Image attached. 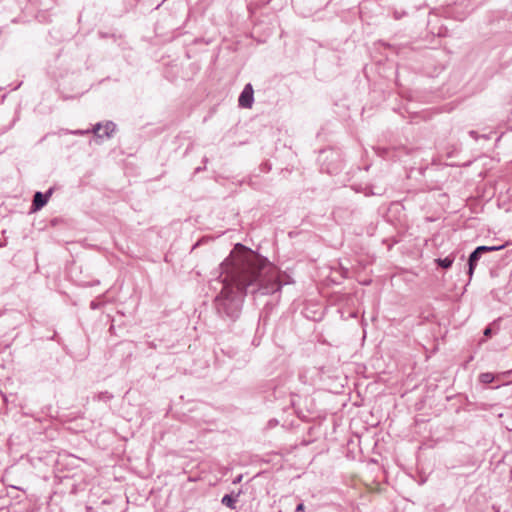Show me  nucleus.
<instances>
[{"instance_id":"obj_1","label":"nucleus","mask_w":512,"mask_h":512,"mask_svg":"<svg viewBox=\"0 0 512 512\" xmlns=\"http://www.w3.org/2000/svg\"><path fill=\"white\" fill-rule=\"evenodd\" d=\"M213 288H219L214 300L217 312L236 318L245 293L267 295L280 288L278 270L260 255L237 244L221 264V273Z\"/></svg>"},{"instance_id":"obj_2","label":"nucleus","mask_w":512,"mask_h":512,"mask_svg":"<svg viewBox=\"0 0 512 512\" xmlns=\"http://www.w3.org/2000/svg\"><path fill=\"white\" fill-rule=\"evenodd\" d=\"M115 128H116V125L111 121H108L105 124L99 123L94 127L93 133L98 138H103V137L109 138L112 135V133L115 131Z\"/></svg>"},{"instance_id":"obj_3","label":"nucleus","mask_w":512,"mask_h":512,"mask_svg":"<svg viewBox=\"0 0 512 512\" xmlns=\"http://www.w3.org/2000/svg\"><path fill=\"white\" fill-rule=\"evenodd\" d=\"M239 106L243 108H251L254 97L253 88L251 84H247L239 96Z\"/></svg>"},{"instance_id":"obj_4","label":"nucleus","mask_w":512,"mask_h":512,"mask_svg":"<svg viewBox=\"0 0 512 512\" xmlns=\"http://www.w3.org/2000/svg\"><path fill=\"white\" fill-rule=\"evenodd\" d=\"M485 246L477 247L469 256V274L472 275L474 268L477 264V261L480 259L481 255L484 253Z\"/></svg>"},{"instance_id":"obj_5","label":"nucleus","mask_w":512,"mask_h":512,"mask_svg":"<svg viewBox=\"0 0 512 512\" xmlns=\"http://www.w3.org/2000/svg\"><path fill=\"white\" fill-rule=\"evenodd\" d=\"M51 191L43 195L41 192H36L33 199L34 210L41 209L48 201Z\"/></svg>"},{"instance_id":"obj_6","label":"nucleus","mask_w":512,"mask_h":512,"mask_svg":"<svg viewBox=\"0 0 512 512\" xmlns=\"http://www.w3.org/2000/svg\"><path fill=\"white\" fill-rule=\"evenodd\" d=\"M453 261H454L453 257H446L444 259L439 258L436 260L437 264L445 269L450 268L451 265L453 264Z\"/></svg>"},{"instance_id":"obj_7","label":"nucleus","mask_w":512,"mask_h":512,"mask_svg":"<svg viewBox=\"0 0 512 512\" xmlns=\"http://www.w3.org/2000/svg\"><path fill=\"white\" fill-rule=\"evenodd\" d=\"M222 504L231 508V509H234L235 508V502L236 500L231 496V495H225L222 500H221Z\"/></svg>"},{"instance_id":"obj_8","label":"nucleus","mask_w":512,"mask_h":512,"mask_svg":"<svg viewBox=\"0 0 512 512\" xmlns=\"http://www.w3.org/2000/svg\"><path fill=\"white\" fill-rule=\"evenodd\" d=\"M480 382L484 384L491 383L494 380V375L492 373H482L479 376Z\"/></svg>"},{"instance_id":"obj_9","label":"nucleus","mask_w":512,"mask_h":512,"mask_svg":"<svg viewBox=\"0 0 512 512\" xmlns=\"http://www.w3.org/2000/svg\"><path fill=\"white\" fill-rule=\"evenodd\" d=\"M502 248H504V245H500V246H485L484 252L498 251V250H501Z\"/></svg>"},{"instance_id":"obj_10","label":"nucleus","mask_w":512,"mask_h":512,"mask_svg":"<svg viewBox=\"0 0 512 512\" xmlns=\"http://www.w3.org/2000/svg\"><path fill=\"white\" fill-rule=\"evenodd\" d=\"M304 509H305L304 504H303V503H300V504H298V505H297V507H296V512H302V511H304Z\"/></svg>"},{"instance_id":"obj_11","label":"nucleus","mask_w":512,"mask_h":512,"mask_svg":"<svg viewBox=\"0 0 512 512\" xmlns=\"http://www.w3.org/2000/svg\"><path fill=\"white\" fill-rule=\"evenodd\" d=\"M491 328L490 327H487L485 330H484V336L486 337H489L491 335Z\"/></svg>"},{"instance_id":"obj_12","label":"nucleus","mask_w":512,"mask_h":512,"mask_svg":"<svg viewBox=\"0 0 512 512\" xmlns=\"http://www.w3.org/2000/svg\"><path fill=\"white\" fill-rule=\"evenodd\" d=\"M75 133L76 134H86V133H89V130H85V131L79 130V131H76Z\"/></svg>"},{"instance_id":"obj_13","label":"nucleus","mask_w":512,"mask_h":512,"mask_svg":"<svg viewBox=\"0 0 512 512\" xmlns=\"http://www.w3.org/2000/svg\"><path fill=\"white\" fill-rule=\"evenodd\" d=\"M241 479H242V476L240 475V476H238V477L233 481V483H234V484L239 483V482L241 481Z\"/></svg>"}]
</instances>
